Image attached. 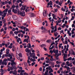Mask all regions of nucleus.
<instances>
[{"instance_id":"1","label":"nucleus","mask_w":75,"mask_h":75,"mask_svg":"<svg viewBox=\"0 0 75 75\" xmlns=\"http://www.w3.org/2000/svg\"><path fill=\"white\" fill-rule=\"evenodd\" d=\"M30 56H28V60H27V63L29 64L30 63V59H31V58H33V59H35V53H31L30 52L29 53Z\"/></svg>"},{"instance_id":"12","label":"nucleus","mask_w":75,"mask_h":75,"mask_svg":"<svg viewBox=\"0 0 75 75\" xmlns=\"http://www.w3.org/2000/svg\"><path fill=\"white\" fill-rule=\"evenodd\" d=\"M6 54L8 55L9 54V51H10V50L8 49H7L6 50Z\"/></svg>"},{"instance_id":"52","label":"nucleus","mask_w":75,"mask_h":75,"mask_svg":"<svg viewBox=\"0 0 75 75\" xmlns=\"http://www.w3.org/2000/svg\"><path fill=\"white\" fill-rule=\"evenodd\" d=\"M49 65H50V64H46L45 65V67H48Z\"/></svg>"},{"instance_id":"43","label":"nucleus","mask_w":75,"mask_h":75,"mask_svg":"<svg viewBox=\"0 0 75 75\" xmlns=\"http://www.w3.org/2000/svg\"><path fill=\"white\" fill-rule=\"evenodd\" d=\"M59 1V0H57V1H55V3L56 4H58V2Z\"/></svg>"},{"instance_id":"61","label":"nucleus","mask_w":75,"mask_h":75,"mask_svg":"<svg viewBox=\"0 0 75 75\" xmlns=\"http://www.w3.org/2000/svg\"><path fill=\"white\" fill-rule=\"evenodd\" d=\"M43 49L45 51H47V48H46L44 47Z\"/></svg>"},{"instance_id":"21","label":"nucleus","mask_w":75,"mask_h":75,"mask_svg":"<svg viewBox=\"0 0 75 75\" xmlns=\"http://www.w3.org/2000/svg\"><path fill=\"white\" fill-rule=\"evenodd\" d=\"M45 46V45L44 44H42L41 45H40V47H42V48H43Z\"/></svg>"},{"instance_id":"47","label":"nucleus","mask_w":75,"mask_h":75,"mask_svg":"<svg viewBox=\"0 0 75 75\" xmlns=\"http://www.w3.org/2000/svg\"><path fill=\"white\" fill-rule=\"evenodd\" d=\"M69 75H75L74 74H72V73L71 72L69 73Z\"/></svg>"},{"instance_id":"9","label":"nucleus","mask_w":75,"mask_h":75,"mask_svg":"<svg viewBox=\"0 0 75 75\" xmlns=\"http://www.w3.org/2000/svg\"><path fill=\"white\" fill-rule=\"evenodd\" d=\"M11 61L12 62L11 63V67L14 66V65H15V62H14V61L13 60H12Z\"/></svg>"},{"instance_id":"55","label":"nucleus","mask_w":75,"mask_h":75,"mask_svg":"<svg viewBox=\"0 0 75 75\" xmlns=\"http://www.w3.org/2000/svg\"><path fill=\"white\" fill-rule=\"evenodd\" d=\"M50 53H52H52H53V52L52 51V50H50Z\"/></svg>"},{"instance_id":"54","label":"nucleus","mask_w":75,"mask_h":75,"mask_svg":"<svg viewBox=\"0 0 75 75\" xmlns=\"http://www.w3.org/2000/svg\"><path fill=\"white\" fill-rule=\"evenodd\" d=\"M8 48H9L11 49V48H12V46H10V45H9V46H8Z\"/></svg>"},{"instance_id":"39","label":"nucleus","mask_w":75,"mask_h":75,"mask_svg":"<svg viewBox=\"0 0 75 75\" xmlns=\"http://www.w3.org/2000/svg\"><path fill=\"white\" fill-rule=\"evenodd\" d=\"M42 67H41L39 68V71H42Z\"/></svg>"},{"instance_id":"63","label":"nucleus","mask_w":75,"mask_h":75,"mask_svg":"<svg viewBox=\"0 0 75 75\" xmlns=\"http://www.w3.org/2000/svg\"><path fill=\"white\" fill-rule=\"evenodd\" d=\"M15 7L16 8H18V6L17 5Z\"/></svg>"},{"instance_id":"48","label":"nucleus","mask_w":75,"mask_h":75,"mask_svg":"<svg viewBox=\"0 0 75 75\" xmlns=\"http://www.w3.org/2000/svg\"><path fill=\"white\" fill-rule=\"evenodd\" d=\"M12 31H16V29L14 28H13L12 29Z\"/></svg>"},{"instance_id":"51","label":"nucleus","mask_w":75,"mask_h":75,"mask_svg":"<svg viewBox=\"0 0 75 75\" xmlns=\"http://www.w3.org/2000/svg\"><path fill=\"white\" fill-rule=\"evenodd\" d=\"M5 23H6V20H3V23H4V24H6Z\"/></svg>"},{"instance_id":"50","label":"nucleus","mask_w":75,"mask_h":75,"mask_svg":"<svg viewBox=\"0 0 75 75\" xmlns=\"http://www.w3.org/2000/svg\"><path fill=\"white\" fill-rule=\"evenodd\" d=\"M54 11L55 12H56V13H57V12L58 11V9L57 8L55 9Z\"/></svg>"},{"instance_id":"31","label":"nucleus","mask_w":75,"mask_h":75,"mask_svg":"<svg viewBox=\"0 0 75 75\" xmlns=\"http://www.w3.org/2000/svg\"><path fill=\"white\" fill-rule=\"evenodd\" d=\"M15 7H16V6H15V5H13L12 6V8H14Z\"/></svg>"},{"instance_id":"62","label":"nucleus","mask_w":75,"mask_h":75,"mask_svg":"<svg viewBox=\"0 0 75 75\" xmlns=\"http://www.w3.org/2000/svg\"><path fill=\"white\" fill-rule=\"evenodd\" d=\"M4 56L5 57H8V55H7V54H4Z\"/></svg>"},{"instance_id":"37","label":"nucleus","mask_w":75,"mask_h":75,"mask_svg":"<svg viewBox=\"0 0 75 75\" xmlns=\"http://www.w3.org/2000/svg\"><path fill=\"white\" fill-rule=\"evenodd\" d=\"M70 44H71L72 45H74V42H70Z\"/></svg>"},{"instance_id":"40","label":"nucleus","mask_w":75,"mask_h":75,"mask_svg":"<svg viewBox=\"0 0 75 75\" xmlns=\"http://www.w3.org/2000/svg\"><path fill=\"white\" fill-rule=\"evenodd\" d=\"M54 60V58H52L50 59V61H53Z\"/></svg>"},{"instance_id":"19","label":"nucleus","mask_w":75,"mask_h":75,"mask_svg":"<svg viewBox=\"0 0 75 75\" xmlns=\"http://www.w3.org/2000/svg\"><path fill=\"white\" fill-rule=\"evenodd\" d=\"M68 61H71L72 60V57H69L67 59Z\"/></svg>"},{"instance_id":"29","label":"nucleus","mask_w":75,"mask_h":75,"mask_svg":"<svg viewBox=\"0 0 75 75\" xmlns=\"http://www.w3.org/2000/svg\"><path fill=\"white\" fill-rule=\"evenodd\" d=\"M12 12H13L14 13L16 14V13H15V9L14 8H13L12 9Z\"/></svg>"},{"instance_id":"41","label":"nucleus","mask_w":75,"mask_h":75,"mask_svg":"<svg viewBox=\"0 0 75 75\" xmlns=\"http://www.w3.org/2000/svg\"><path fill=\"white\" fill-rule=\"evenodd\" d=\"M43 29L45 31H46V32L47 31V32H48V31H47V30L46 29V28H43Z\"/></svg>"},{"instance_id":"56","label":"nucleus","mask_w":75,"mask_h":75,"mask_svg":"<svg viewBox=\"0 0 75 75\" xmlns=\"http://www.w3.org/2000/svg\"><path fill=\"white\" fill-rule=\"evenodd\" d=\"M41 59L42 61H43L44 59V58L43 57H41Z\"/></svg>"},{"instance_id":"10","label":"nucleus","mask_w":75,"mask_h":75,"mask_svg":"<svg viewBox=\"0 0 75 75\" xmlns=\"http://www.w3.org/2000/svg\"><path fill=\"white\" fill-rule=\"evenodd\" d=\"M35 14L33 13H31L30 15V17H34V16H35Z\"/></svg>"},{"instance_id":"64","label":"nucleus","mask_w":75,"mask_h":75,"mask_svg":"<svg viewBox=\"0 0 75 75\" xmlns=\"http://www.w3.org/2000/svg\"><path fill=\"white\" fill-rule=\"evenodd\" d=\"M71 26L72 27H74L75 26V25L74 24H73Z\"/></svg>"},{"instance_id":"28","label":"nucleus","mask_w":75,"mask_h":75,"mask_svg":"<svg viewBox=\"0 0 75 75\" xmlns=\"http://www.w3.org/2000/svg\"><path fill=\"white\" fill-rule=\"evenodd\" d=\"M12 56V55H11V54H8V57H11Z\"/></svg>"},{"instance_id":"53","label":"nucleus","mask_w":75,"mask_h":75,"mask_svg":"<svg viewBox=\"0 0 75 75\" xmlns=\"http://www.w3.org/2000/svg\"><path fill=\"white\" fill-rule=\"evenodd\" d=\"M61 16H62V17H61V18H63V17H64V14H61Z\"/></svg>"},{"instance_id":"60","label":"nucleus","mask_w":75,"mask_h":75,"mask_svg":"<svg viewBox=\"0 0 75 75\" xmlns=\"http://www.w3.org/2000/svg\"><path fill=\"white\" fill-rule=\"evenodd\" d=\"M56 7H57V8H60V7L58 5H57L56 6Z\"/></svg>"},{"instance_id":"49","label":"nucleus","mask_w":75,"mask_h":75,"mask_svg":"<svg viewBox=\"0 0 75 75\" xmlns=\"http://www.w3.org/2000/svg\"><path fill=\"white\" fill-rule=\"evenodd\" d=\"M54 44H55V42H53V43H51L50 45H51V46H52V45H54Z\"/></svg>"},{"instance_id":"25","label":"nucleus","mask_w":75,"mask_h":75,"mask_svg":"<svg viewBox=\"0 0 75 75\" xmlns=\"http://www.w3.org/2000/svg\"><path fill=\"white\" fill-rule=\"evenodd\" d=\"M74 18H75V17L72 16V18H71V20H74Z\"/></svg>"},{"instance_id":"17","label":"nucleus","mask_w":75,"mask_h":75,"mask_svg":"<svg viewBox=\"0 0 75 75\" xmlns=\"http://www.w3.org/2000/svg\"><path fill=\"white\" fill-rule=\"evenodd\" d=\"M8 11V8H7L5 9L4 11H3V13H4V12H7Z\"/></svg>"},{"instance_id":"34","label":"nucleus","mask_w":75,"mask_h":75,"mask_svg":"<svg viewBox=\"0 0 75 75\" xmlns=\"http://www.w3.org/2000/svg\"><path fill=\"white\" fill-rule=\"evenodd\" d=\"M55 50V49H54L53 50V51H52L53 52H54V53H56V50Z\"/></svg>"},{"instance_id":"4","label":"nucleus","mask_w":75,"mask_h":75,"mask_svg":"<svg viewBox=\"0 0 75 75\" xmlns=\"http://www.w3.org/2000/svg\"><path fill=\"white\" fill-rule=\"evenodd\" d=\"M12 67H10V69L11 71L13 70V69H17L16 68V65H14V66H11Z\"/></svg>"},{"instance_id":"45","label":"nucleus","mask_w":75,"mask_h":75,"mask_svg":"<svg viewBox=\"0 0 75 75\" xmlns=\"http://www.w3.org/2000/svg\"><path fill=\"white\" fill-rule=\"evenodd\" d=\"M56 34L54 33V36H55V37H57V33L56 32Z\"/></svg>"},{"instance_id":"6","label":"nucleus","mask_w":75,"mask_h":75,"mask_svg":"<svg viewBox=\"0 0 75 75\" xmlns=\"http://www.w3.org/2000/svg\"><path fill=\"white\" fill-rule=\"evenodd\" d=\"M26 7H27V6H26V5L24 6L23 5H22V7L21 8V9L22 10H23L24 11Z\"/></svg>"},{"instance_id":"3","label":"nucleus","mask_w":75,"mask_h":75,"mask_svg":"<svg viewBox=\"0 0 75 75\" xmlns=\"http://www.w3.org/2000/svg\"><path fill=\"white\" fill-rule=\"evenodd\" d=\"M19 14L22 17H24V16H25V12L24 11L21 12L19 13Z\"/></svg>"},{"instance_id":"27","label":"nucleus","mask_w":75,"mask_h":75,"mask_svg":"<svg viewBox=\"0 0 75 75\" xmlns=\"http://www.w3.org/2000/svg\"><path fill=\"white\" fill-rule=\"evenodd\" d=\"M32 41V42H35V40L33 39V37L31 38Z\"/></svg>"},{"instance_id":"22","label":"nucleus","mask_w":75,"mask_h":75,"mask_svg":"<svg viewBox=\"0 0 75 75\" xmlns=\"http://www.w3.org/2000/svg\"><path fill=\"white\" fill-rule=\"evenodd\" d=\"M18 55L21 58H22V54H21V53H20Z\"/></svg>"},{"instance_id":"35","label":"nucleus","mask_w":75,"mask_h":75,"mask_svg":"<svg viewBox=\"0 0 75 75\" xmlns=\"http://www.w3.org/2000/svg\"><path fill=\"white\" fill-rule=\"evenodd\" d=\"M18 32L17 31H15L14 32V33L15 34H18Z\"/></svg>"},{"instance_id":"8","label":"nucleus","mask_w":75,"mask_h":75,"mask_svg":"<svg viewBox=\"0 0 75 75\" xmlns=\"http://www.w3.org/2000/svg\"><path fill=\"white\" fill-rule=\"evenodd\" d=\"M4 70L3 69H0V72H1V75H4Z\"/></svg>"},{"instance_id":"36","label":"nucleus","mask_w":75,"mask_h":75,"mask_svg":"<svg viewBox=\"0 0 75 75\" xmlns=\"http://www.w3.org/2000/svg\"><path fill=\"white\" fill-rule=\"evenodd\" d=\"M69 54L68 55V57H69L70 56V54H71V51L69 50Z\"/></svg>"},{"instance_id":"30","label":"nucleus","mask_w":75,"mask_h":75,"mask_svg":"<svg viewBox=\"0 0 75 75\" xmlns=\"http://www.w3.org/2000/svg\"><path fill=\"white\" fill-rule=\"evenodd\" d=\"M50 28H52V30H54V26H52L50 27Z\"/></svg>"},{"instance_id":"26","label":"nucleus","mask_w":75,"mask_h":75,"mask_svg":"<svg viewBox=\"0 0 75 75\" xmlns=\"http://www.w3.org/2000/svg\"><path fill=\"white\" fill-rule=\"evenodd\" d=\"M28 45H29V48H31L32 47V46L31 45V44H30V43H28Z\"/></svg>"},{"instance_id":"23","label":"nucleus","mask_w":75,"mask_h":75,"mask_svg":"<svg viewBox=\"0 0 75 75\" xmlns=\"http://www.w3.org/2000/svg\"><path fill=\"white\" fill-rule=\"evenodd\" d=\"M67 0H62V2H61V3H60V4H62V3H63V2H64V1H67Z\"/></svg>"},{"instance_id":"38","label":"nucleus","mask_w":75,"mask_h":75,"mask_svg":"<svg viewBox=\"0 0 75 75\" xmlns=\"http://www.w3.org/2000/svg\"><path fill=\"white\" fill-rule=\"evenodd\" d=\"M7 61V59L5 58V59L3 61L4 62H6Z\"/></svg>"},{"instance_id":"11","label":"nucleus","mask_w":75,"mask_h":75,"mask_svg":"<svg viewBox=\"0 0 75 75\" xmlns=\"http://www.w3.org/2000/svg\"><path fill=\"white\" fill-rule=\"evenodd\" d=\"M43 15L44 17L47 16V13H46V11L44 10L43 12Z\"/></svg>"},{"instance_id":"18","label":"nucleus","mask_w":75,"mask_h":75,"mask_svg":"<svg viewBox=\"0 0 75 75\" xmlns=\"http://www.w3.org/2000/svg\"><path fill=\"white\" fill-rule=\"evenodd\" d=\"M52 2V1H50V2L47 3V6H50V4H51Z\"/></svg>"},{"instance_id":"5","label":"nucleus","mask_w":75,"mask_h":75,"mask_svg":"<svg viewBox=\"0 0 75 75\" xmlns=\"http://www.w3.org/2000/svg\"><path fill=\"white\" fill-rule=\"evenodd\" d=\"M64 56L63 57L64 61L65 62L67 60V59H65V58L66 57H67V54H65V53H64Z\"/></svg>"},{"instance_id":"32","label":"nucleus","mask_w":75,"mask_h":75,"mask_svg":"<svg viewBox=\"0 0 75 75\" xmlns=\"http://www.w3.org/2000/svg\"><path fill=\"white\" fill-rule=\"evenodd\" d=\"M2 31H4V28H2V29H1L0 32L1 33Z\"/></svg>"},{"instance_id":"59","label":"nucleus","mask_w":75,"mask_h":75,"mask_svg":"<svg viewBox=\"0 0 75 75\" xmlns=\"http://www.w3.org/2000/svg\"><path fill=\"white\" fill-rule=\"evenodd\" d=\"M66 44H68V41L67 40H66L65 41Z\"/></svg>"},{"instance_id":"42","label":"nucleus","mask_w":75,"mask_h":75,"mask_svg":"<svg viewBox=\"0 0 75 75\" xmlns=\"http://www.w3.org/2000/svg\"><path fill=\"white\" fill-rule=\"evenodd\" d=\"M48 33L50 35H52V34H51V32H50V31L48 30Z\"/></svg>"},{"instance_id":"58","label":"nucleus","mask_w":75,"mask_h":75,"mask_svg":"<svg viewBox=\"0 0 75 75\" xmlns=\"http://www.w3.org/2000/svg\"><path fill=\"white\" fill-rule=\"evenodd\" d=\"M70 2H71V1H70V0H68L67 1V3L68 4H69Z\"/></svg>"},{"instance_id":"7","label":"nucleus","mask_w":75,"mask_h":75,"mask_svg":"<svg viewBox=\"0 0 75 75\" xmlns=\"http://www.w3.org/2000/svg\"><path fill=\"white\" fill-rule=\"evenodd\" d=\"M25 51L26 52H28V53H30V52H31V50H29V48H27L25 49Z\"/></svg>"},{"instance_id":"44","label":"nucleus","mask_w":75,"mask_h":75,"mask_svg":"<svg viewBox=\"0 0 75 75\" xmlns=\"http://www.w3.org/2000/svg\"><path fill=\"white\" fill-rule=\"evenodd\" d=\"M11 10H8V13H11Z\"/></svg>"},{"instance_id":"16","label":"nucleus","mask_w":75,"mask_h":75,"mask_svg":"<svg viewBox=\"0 0 75 75\" xmlns=\"http://www.w3.org/2000/svg\"><path fill=\"white\" fill-rule=\"evenodd\" d=\"M20 28L22 29H23V28L24 30H25V29H26V27H24V26H22L20 27Z\"/></svg>"},{"instance_id":"46","label":"nucleus","mask_w":75,"mask_h":75,"mask_svg":"<svg viewBox=\"0 0 75 75\" xmlns=\"http://www.w3.org/2000/svg\"><path fill=\"white\" fill-rule=\"evenodd\" d=\"M55 16H53V18H54V19H55V20H57V18H55Z\"/></svg>"},{"instance_id":"2","label":"nucleus","mask_w":75,"mask_h":75,"mask_svg":"<svg viewBox=\"0 0 75 75\" xmlns=\"http://www.w3.org/2000/svg\"><path fill=\"white\" fill-rule=\"evenodd\" d=\"M12 73L13 75H17V72L16 70H15L13 71H11L9 72L10 74H12Z\"/></svg>"},{"instance_id":"20","label":"nucleus","mask_w":75,"mask_h":75,"mask_svg":"<svg viewBox=\"0 0 75 75\" xmlns=\"http://www.w3.org/2000/svg\"><path fill=\"white\" fill-rule=\"evenodd\" d=\"M24 65L26 68H27L28 67V65H27V63H25L24 64Z\"/></svg>"},{"instance_id":"14","label":"nucleus","mask_w":75,"mask_h":75,"mask_svg":"<svg viewBox=\"0 0 75 75\" xmlns=\"http://www.w3.org/2000/svg\"><path fill=\"white\" fill-rule=\"evenodd\" d=\"M46 42H48V43H51V42H52V41L50 39L47 40Z\"/></svg>"},{"instance_id":"13","label":"nucleus","mask_w":75,"mask_h":75,"mask_svg":"<svg viewBox=\"0 0 75 75\" xmlns=\"http://www.w3.org/2000/svg\"><path fill=\"white\" fill-rule=\"evenodd\" d=\"M56 53H55V56L56 57H57V55H58V50H56Z\"/></svg>"},{"instance_id":"57","label":"nucleus","mask_w":75,"mask_h":75,"mask_svg":"<svg viewBox=\"0 0 75 75\" xmlns=\"http://www.w3.org/2000/svg\"><path fill=\"white\" fill-rule=\"evenodd\" d=\"M27 40V39L25 38L24 39L23 42H26Z\"/></svg>"},{"instance_id":"24","label":"nucleus","mask_w":75,"mask_h":75,"mask_svg":"<svg viewBox=\"0 0 75 75\" xmlns=\"http://www.w3.org/2000/svg\"><path fill=\"white\" fill-rule=\"evenodd\" d=\"M7 26V23H4V25L3 26V27L4 28L5 27H6Z\"/></svg>"},{"instance_id":"33","label":"nucleus","mask_w":75,"mask_h":75,"mask_svg":"<svg viewBox=\"0 0 75 75\" xmlns=\"http://www.w3.org/2000/svg\"><path fill=\"white\" fill-rule=\"evenodd\" d=\"M61 10L62 11H65V9L64 10V8H63V7L62 8Z\"/></svg>"},{"instance_id":"15","label":"nucleus","mask_w":75,"mask_h":75,"mask_svg":"<svg viewBox=\"0 0 75 75\" xmlns=\"http://www.w3.org/2000/svg\"><path fill=\"white\" fill-rule=\"evenodd\" d=\"M13 19L14 20H17V16H14L13 17Z\"/></svg>"}]
</instances>
